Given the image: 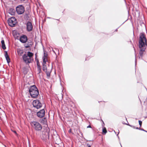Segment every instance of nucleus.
<instances>
[{"instance_id":"1","label":"nucleus","mask_w":147,"mask_h":147,"mask_svg":"<svg viewBox=\"0 0 147 147\" xmlns=\"http://www.w3.org/2000/svg\"><path fill=\"white\" fill-rule=\"evenodd\" d=\"M28 88V91L31 97L34 98H36L39 94V91L36 86H31Z\"/></svg>"},{"instance_id":"2","label":"nucleus","mask_w":147,"mask_h":147,"mask_svg":"<svg viewBox=\"0 0 147 147\" xmlns=\"http://www.w3.org/2000/svg\"><path fill=\"white\" fill-rule=\"evenodd\" d=\"M147 41L146 35L143 32L140 34L139 38L138 46L142 47L144 46V43Z\"/></svg>"},{"instance_id":"3","label":"nucleus","mask_w":147,"mask_h":147,"mask_svg":"<svg viewBox=\"0 0 147 147\" xmlns=\"http://www.w3.org/2000/svg\"><path fill=\"white\" fill-rule=\"evenodd\" d=\"M31 125L36 131H40L42 129L41 124L37 121H33L30 123Z\"/></svg>"},{"instance_id":"4","label":"nucleus","mask_w":147,"mask_h":147,"mask_svg":"<svg viewBox=\"0 0 147 147\" xmlns=\"http://www.w3.org/2000/svg\"><path fill=\"white\" fill-rule=\"evenodd\" d=\"M17 22L16 18L14 17L9 18L8 20V24L9 26L11 27L15 26Z\"/></svg>"},{"instance_id":"5","label":"nucleus","mask_w":147,"mask_h":147,"mask_svg":"<svg viewBox=\"0 0 147 147\" xmlns=\"http://www.w3.org/2000/svg\"><path fill=\"white\" fill-rule=\"evenodd\" d=\"M33 105L34 108L37 109H40L42 106V103L40 102V100L37 99L33 101Z\"/></svg>"},{"instance_id":"6","label":"nucleus","mask_w":147,"mask_h":147,"mask_svg":"<svg viewBox=\"0 0 147 147\" xmlns=\"http://www.w3.org/2000/svg\"><path fill=\"white\" fill-rule=\"evenodd\" d=\"M16 10L17 13L18 14L20 15L24 12L25 9L22 5H20L16 7Z\"/></svg>"},{"instance_id":"7","label":"nucleus","mask_w":147,"mask_h":147,"mask_svg":"<svg viewBox=\"0 0 147 147\" xmlns=\"http://www.w3.org/2000/svg\"><path fill=\"white\" fill-rule=\"evenodd\" d=\"M22 58L24 62L26 65H29V64L32 62V59L27 56L26 54L25 53L22 56Z\"/></svg>"},{"instance_id":"8","label":"nucleus","mask_w":147,"mask_h":147,"mask_svg":"<svg viewBox=\"0 0 147 147\" xmlns=\"http://www.w3.org/2000/svg\"><path fill=\"white\" fill-rule=\"evenodd\" d=\"M49 134L47 132H42V134L40 135L41 139L44 141H45L49 139Z\"/></svg>"},{"instance_id":"9","label":"nucleus","mask_w":147,"mask_h":147,"mask_svg":"<svg viewBox=\"0 0 147 147\" xmlns=\"http://www.w3.org/2000/svg\"><path fill=\"white\" fill-rule=\"evenodd\" d=\"M42 70L46 73L47 78L49 79L50 77L51 71L48 70L46 65L44 64L42 65Z\"/></svg>"},{"instance_id":"10","label":"nucleus","mask_w":147,"mask_h":147,"mask_svg":"<svg viewBox=\"0 0 147 147\" xmlns=\"http://www.w3.org/2000/svg\"><path fill=\"white\" fill-rule=\"evenodd\" d=\"M139 47L140 49L139 52L140 57L139 58L143 59V55L144 54V52H145V48L144 46H142L141 47L140 46H139Z\"/></svg>"},{"instance_id":"11","label":"nucleus","mask_w":147,"mask_h":147,"mask_svg":"<svg viewBox=\"0 0 147 147\" xmlns=\"http://www.w3.org/2000/svg\"><path fill=\"white\" fill-rule=\"evenodd\" d=\"M19 40L22 43H25L28 40V38L27 36L23 35L20 36Z\"/></svg>"},{"instance_id":"12","label":"nucleus","mask_w":147,"mask_h":147,"mask_svg":"<svg viewBox=\"0 0 147 147\" xmlns=\"http://www.w3.org/2000/svg\"><path fill=\"white\" fill-rule=\"evenodd\" d=\"M26 29L28 32L31 31L33 29V26L32 23L28 21L26 24Z\"/></svg>"},{"instance_id":"13","label":"nucleus","mask_w":147,"mask_h":147,"mask_svg":"<svg viewBox=\"0 0 147 147\" xmlns=\"http://www.w3.org/2000/svg\"><path fill=\"white\" fill-rule=\"evenodd\" d=\"M45 111L44 109H42L37 113V116L40 118H42L45 115Z\"/></svg>"},{"instance_id":"14","label":"nucleus","mask_w":147,"mask_h":147,"mask_svg":"<svg viewBox=\"0 0 147 147\" xmlns=\"http://www.w3.org/2000/svg\"><path fill=\"white\" fill-rule=\"evenodd\" d=\"M36 63L37 65V71H38L37 74L38 75L40 76V74L41 73V67L40 65L38 59H37V60L36 61Z\"/></svg>"},{"instance_id":"15","label":"nucleus","mask_w":147,"mask_h":147,"mask_svg":"<svg viewBox=\"0 0 147 147\" xmlns=\"http://www.w3.org/2000/svg\"><path fill=\"white\" fill-rule=\"evenodd\" d=\"M5 56L7 60V62L8 63H9L10 62V59L8 54L7 52V51H5Z\"/></svg>"},{"instance_id":"16","label":"nucleus","mask_w":147,"mask_h":147,"mask_svg":"<svg viewBox=\"0 0 147 147\" xmlns=\"http://www.w3.org/2000/svg\"><path fill=\"white\" fill-rule=\"evenodd\" d=\"M40 122L43 125H47L48 127L47 119L46 117H44L43 118L41 119L40 120Z\"/></svg>"},{"instance_id":"17","label":"nucleus","mask_w":147,"mask_h":147,"mask_svg":"<svg viewBox=\"0 0 147 147\" xmlns=\"http://www.w3.org/2000/svg\"><path fill=\"white\" fill-rule=\"evenodd\" d=\"M29 13L28 11H26L25 12V13L24 15V17L25 20H28L29 18Z\"/></svg>"},{"instance_id":"18","label":"nucleus","mask_w":147,"mask_h":147,"mask_svg":"<svg viewBox=\"0 0 147 147\" xmlns=\"http://www.w3.org/2000/svg\"><path fill=\"white\" fill-rule=\"evenodd\" d=\"M15 13V10L13 8H10L9 10V13L12 16L14 15Z\"/></svg>"},{"instance_id":"19","label":"nucleus","mask_w":147,"mask_h":147,"mask_svg":"<svg viewBox=\"0 0 147 147\" xmlns=\"http://www.w3.org/2000/svg\"><path fill=\"white\" fill-rule=\"evenodd\" d=\"M26 55L29 57V58L32 59V57L34 55V54L30 51H28L27 52V54H26Z\"/></svg>"},{"instance_id":"20","label":"nucleus","mask_w":147,"mask_h":147,"mask_svg":"<svg viewBox=\"0 0 147 147\" xmlns=\"http://www.w3.org/2000/svg\"><path fill=\"white\" fill-rule=\"evenodd\" d=\"M1 43L2 45V48L4 49L5 50L6 49V47L5 44V42L4 40H2L1 41Z\"/></svg>"},{"instance_id":"21","label":"nucleus","mask_w":147,"mask_h":147,"mask_svg":"<svg viewBox=\"0 0 147 147\" xmlns=\"http://www.w3.org/2000/svg\"><path fill=\"white\" fill-rule=\"evenodd\" d=\"M27 42L28 45L31 47L32 44V42L31 40H28Z\"/></svg>"},{"instance_id":"22","label":"nucleus","mask_w":147,"mask_h":147,"mask_svg":"<svg viewBox=\"0 0 147 147\" xmlns=\"http://www.w3.org/2000/svg\"><path fill=\"white\" fill-rule=\"evenodd\" d=\"M43 59V63H42V65H46V62L47 61V59H45V58H42Z\"/></svg>"},{"instance_id":"23","label":"nucleus","mask_w":147,"mask_h":147,"mask_svg":"<svg viewBox=\"0 0 147 147\" xmlns=\"http://www.w3.org/2000/svg\"><path fill=\"white\" fill-rule=\"evenodd\" d=\"M106 129L105 127H103L102 128V132L103 134H105L107 132Z\"/></svg>"},{"instance_id":"24","label":"nucleus","mask_w":147,"mask_h":147,"mask_svg":"<svg viewBox=\"0 0 147 147\" xmlns=\"http://www.w3.org/2000/svg\"><path fill=\"white\" fill-rule=\"evenodd\" d=\"M18 53H20V55H21L23 53V51L22 50H20L19 51H18Z\"/></svg>"},{"instance_id":"25","label":"nucleus","mask_w":147,"mask_h":147,"mask_svg":"<svg viewBox=\"0 0 147 147\" xmlns=\"http://www.w3.org/2000/svg\"><path fill=\"white\" fill-rule=\"evenodd\" d=\"M47 54L45 52H44V56L42 57V58H45V59H47Z\"/></svg>"},{"instance_id":"26","label":"nucleus","mask_w":147,"mask_h":147,"mask_svg":"<svg viewBox=\"0 0 147 147\" xmlns=\"http://www.w3.org/2000/svg\"><path fill=\"white\" fill-rule=\"evenodd\" d=\"M24 46H25V47L26 48H27L30 47V46H29V45H28V44H27V43L25 44L24 45Z\"/></svg>"},{"instance_id":"27","label":"nucleus","mask_w":147,"mask_h":147,"mask_svg":"<svg viewBox=\"0 0 147 147\" xmlns=\"http://www.w3.org/2000/svg\"><path fill=\"white\" fill-rule=\"evenodd\" d=\"M126 124L127 125H129V126H130L131 127H132L134 129H135V128H136V127L134 126H133V125H130V124H129V123H128V124Z\"/></svg>"},{"instance_id":"28","label":"nucleus","mask_w":147,"mask_h":147,"mask_svg":"<svg viewBox=\"0 0 147 147\" xmlns=\"http://www.w3.org/2000/svg\"><path fill=\"white\" fill-rule=\"evenodd\" d=\"M138 122H139V125H140V127H141V126L142 125V121H141L140 120H139L138 121Z\"/></svg>"},{"instance_id":"29","label":"nucleus","mask_w":147,"mask_h":147,"mask_svg":"<svg viewBox=\"0 0 147 147\" xmlns=\"http://www.w3.org/2000/svg\"><path fill=\"white\" fill-rule=\"evenodd\" d=\"M140 130H142V131H144L145 132H146L147 133V131L144 130V129H143V128H142L141 129H140Z\"/></svg>"},{"instance_id":"30","label":"nucleus","mask_w":147,"mask_h":147,"mask_svg":"<svg viewBox=\"0 0 147 147\" xmlns=\"http://www.w3.org/2000/svg\"><path fill=\"white\" fill-rule=\"evenodd\" d=\"M146 47L147 48V41L146 42V43H144V47L145 48H146Z\"/></svg>"},{"instance_id":"31","label":"nucleus","mask_w":147,"mask_h":147,"mask_svg":"<svg viewBox=\"0 0 147 147\" xmlns=\"http://www.w3.org/2000/svg\"><path fill=\"white\" fill-rule=\"evenodd\" d=\"M135 129H138L139 130H140V129H141L142 128H140V127H136Z\"/></svg>"},{"instance_id":"32","label":"nucleus","mask_w":147,"mask_h":147,"mask_svg":"<svg viewBox=\"0 0 147 147\" xmlns=\"http://www.w3.org/2000/svg\"><path fill=\"white\" fill-rule=\"evenodd\" d=\"M87 128H92V127H91V125H88V126H87Z\"/></svg>"},{"instance_id":"33","label":"nucleus","mask_w":147,"mask_h":147,"mask_svg":"<svg viewBox=\"0 0 147 147\" xmlns=\"http://www.w3.org/2000/svg\"><path fill=\"white\" fill-rule=\"evenodd\" d=\"M102 123H103L102 124V126L103 127H104V125H105V123H104V122L102 120Z\"/></svg>"},{"instance_id":"34","label":"nucleus","mask_w":147,"mask_h":147,"mask_svg":"<svg viewBox=\"0 0 147 147\" xmlns=\"http://www.w3.org/2000/svg\"><path fill=\"white\" fill-rule=\"evenodd\" d=\"M118 131H119V132H118V134H117V136L118 138L119 139V136H118V134H119V130H118Z\"/></svg>"},{"instance_id":"35","label":"nucleus","mask_w":147,"mask_h":147,"mask_svg":"<svg viewBox=\"0 0 147 147\" xmlns=\"http://www.w3.org/2000/svg\"><path fill=\"white\" fill-rule=\"evenodd\" d=\"M87 145L88 147H91L90 145L88 143L87 144Z\"/></svg>"},{"instance_id":"36","label":"nucleus","mask_w":147,"mask_h":147,"mask_svg":"<svg viewBox=\"0 0 147 147\" xmlns=\"http://www.w3.org/2000/svg\"><path fill=\"white\" fill-rule=\"evenodd\" d=\"M13 131L16 134H17V132H16V131Z\"/></svg>"},{"instance_id":"37","label":"nucleus","mask_w":147,"mask_h":147,"mask_svg":"<svg viewBox=\"0 0 147 147\" xmlns=\"http://www.w3.org/2000/svg\"><path fill=\"white\" fill-rule=\"evenodd\" d=\"M84 139L85 140H86L87 142H88V141H92V140H86V139H85V138H84Z\"/></svg>"},{"instance_id":"38","label":"nucleus","mask_w":147,"mask_h":147,"mask_svg":"<svg viewBox=\"0 0 147 147\" xmlns=\"http://www.w3.org/2000/svg\"><path fill=\"white\" fill-rule=\"evenodd\" d=\"M55 50L57 51V52H58V54H59V50L58 49H55Z\"/></svg>"},{"instance_id":"39","label":"nucleus","mask_w":147,"mask_h":147,"mask_svg":"<svg viewBox=\"0 0 147 147\" xmlns=\"http://www.w3.org/2000/svg\"><path fill=\"white\" fill-rule=\"evenodd\" d=\"M52 51L55 54V55H56V53L55 51L53 49L52 50Z\"/></svg>"},{"instance_id":"40","label":"nucleus","mask_w":147,"mask_h":147,"mask_svg":"<svg viewBox=\"0 0 147 147\" xmlns=\"http://www.w3.org/2000/svg\"><path fill=\"white\" fill-rule=\"evenodd\" d=\"M71 129H70L69 130V132H71Z\"/></svg>"},{"instance_id":"41","label":"nucleus","mask_w":147,"mask_h":147,"mask_svg":"<svg viewBox=\"0 0 147 147\" xmlns=\"http://www.w3.org/2000/svg\"><path fill=\"white\" fill-rule=\"evenodd\" d=\"M134 48V51H135V52H136V50H135V48H134V47L133 46V47Z\"/></svg>"},{"instance_id":"42","label":"nucleus","mask_w":147,"mask_h":147,"mask_svg":"<svg viewBox=\"0 0 147 147\" xmlns=\"http://www.w3.org/2000/svg\"><path fill=\"white\" fill-rule=\"evenodd\" d=\"M20 0L21 1H25V0Z\"/></svg>"},{"instance_id":"43","label":"nucleus","mask_w":147,"mask_h":147,"mask_svg":"<svg viewBox=\"0 0 147 147\" xmlns=\"http://www.w3.org/2000/svg\"><path fill=\"white\" fill-rule=\"evenodd\" d=\"M81 136H83V134L82 133H81Z\"/></svg>"},{"instance_id":"44","label":"nucleus","mask_w":147,"mask_h":147,"mask_svg":"<svg viewBox=\"0 0 147 147\" xmlns=\"http://www.w3.org/2000/svg\"><path fill=\"white\" fill-rule=\"evenodd\" d=\"M117 31V28L116 29V30H115V31Z\"/></svg>"},{"instance_id":"45","label":"nucleus","mask_w":147,"mask_h":147,"mask_svg":"<svg viewBox=\"0 0 147 147\" xmlns=\"http://www.w3.org/2000/svg\"><path fill=\"white\" fill-rule=\"evenodd\" d=\"M25 73L26 74L27 73V71H25Z\"/></svg>"},{"instance_id":"46","label":"nucleus","mask_w":147,"mask_h":147,"mask_svg":"<svg viewBox=\"0 0 147 147\" xmlns=\"http://www.w3.org/2000/svg\"><path fill=\"white\" fill-rule=\"evenodd\" d=\"M135 65H136V60H135Z\"/></svg>"},{"instance_id":"47","label":"nucleus","mask_w":147,"mask_h":147,"mask_svg":"<svg viewBox=\"0 0 147 147\" xmlns=\"http://www.w3.org/2000/svg\"><path fill=\"white\" fill-rule=\"evenodd\" d=\"M85 59H86V60H87V58H86Z\"/></svg>"},{"instance_id":"48","label":"nucleus","mask_w":147,"mask_h":147,"mask_svg":"<svg viewBox=\"0 0 147 147\" xmlns=\"http://www.w3.org/2000/svg\"><path fill=\"white\" fill-rule=\"evenodd\" d=\"M48 18H49V19L51 18H50V17H48Z\"/></svg>"},{"instance_id":"49","label":"nucleus","mask_w":147,"mask_h":147,"mask_svg":"<svg viewBox=\"0 0 147 147\" xmlns=\"http://www.w3.org/2000/svg\"><path fill=\"white\" fill-rule=\"evenodd\" d=\"M114 132L115 133V134H116V133L115 132V131H114Z\"/></svg>"},{"instance_id":"50","label":"nucleus","mask_w":147,"mask_h":147,"mask_svg":"<svg viewBox=\"0 0 147 147\" xmlns=\"http://www.w3.org/2000/svg\"><path fill=\"white\" fill-rule=\"evenodd\" d=\"M101 102V101H98V102Z\"/></svg>"},{"instance_id":"51","label":"nucleus","mask_w":147,"mask_h":147,"mask_svg":"<svg viewBox=\"0 0 147 147\" xmlns=\"http://www.w3.org/2000/svg\"><path fill=\"white\" fill-rule=\"evenodd\" d=\"M55 20V19H54ZM56 20H58V19H56Z\"/></svg>"},{"instance_id":"52","label":"nucleus","mask_w":147,"mask_h":147,"mask_svg":"<svg viewBox=\"0 0 147 147\" xmlns=\"http://www.w3.org/2000/svg\"><path fill=\"white\" fill-rule=\"evenodd\" d=\"M5 147H6V146L5 145Z\"/></svg>"},{"instance_id":"53","label":"nucleus","mask_w":147,"mask_h":147,"mask_svg":"<svg viewBox=\"0 0 147 147\" xmlns=\"http://www.w3.org/2000/svg\"><path fill=\"white\" fill-rule=\"evenodd\" d=\"M121 144V147H122V146H121V144Z\"/></svg>"},{"instance_id":"54","label":"nucleus","mask_w":147,"mask_h":147,"mask_svg":"<svg viewBox=\"0 0 147 147\" xmlns=\"http://www.w3.org/2000/svg\"><path fill=\"white\" fill-rule=\"evenodd\" d=\"M0 109H1V108H0Z\"/></svg>"}]
</instances>
